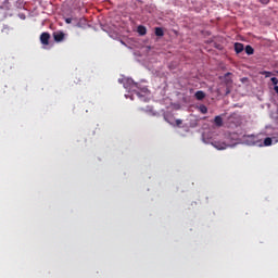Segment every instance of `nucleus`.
<instances>
[{"label":"nucleus","mask_w":278,"mask_h":278,"mask_svg":"<svg viewBox=\"0 0 278 278\" xmlns=\"http://www.w3.org/2000/svg\"><path fill=\"white\" fill-rule=\"evenodd\" d=\"M207 135L202 134V141L204 144H212L217 151H225V149H229L236 147L241 143V137L238 132H225L223 140H212V138H207Z\"/></svg>","instance_id":"f257e3e1"},{"label":"nucleus","mask_w":278,"mask_h":278,"mask_svg":"<svg viewBox=\"0 0 278 278\" xmlns=\"http://www.w3.org/2000/svg\"><path fill=\"white\" fill-rule=\"evenodd\" d=\"M240 144H245L247 147H264L262 139L255 135H243Z\"/></svg>","instance_id":"f03ea898"},{"label":"nucleus","mask_w":278,"mask_h":278,"mask_svg":"<svg viewBox=\"0 0 278 278\" xmlns=\"http://www.w3.org/2000/svg\"><path fill=\"white\" fill-rule=\"evenodd\" d=\"M118 83L123 84V87L126 90H131L132 92L134 90H136V88H138V83L134 81V78H129V77L119 78Z\"/></svg>","instance_id":"7ed1b4c3"},{"label":"nucleus","mask_w":278,"mask_h":278,"mask_svg":"<svg viewBox=\"0 0 278 278\" xmlns=\"http://www.w3.org/2000/svg\"><path fill=\"white\" fill-rule=\"evenodd\" d=\"M132 92H135V94H137L139 99H142L144 94H148L149 88H147V86L144 85H140V83H137V87H135V90H132Z\"/></svg>","instance_id":"20e7f679"},{"label":"nucleus","mask_w":278,"mask_h":278,"mask_svg":"<svg viewBox=\"0 0 278 278\" xmlns=\"http://www.w3.org/2000/svg\"><path fill=\"white\" fill-rule=\"evenodd\" d=\"M102 30L105 31L110 38H113V40H116L118 38V33L110 28V26H102Z\"/></svg>","instance_id":"39448f33"},{"label":"nucleus","mask_w":278,"mask_h":278,"mask_svg":"<svg viewBox=\"0 0 278 278\" xmlns=\"http://www.w3.org/2000/svg\"><path fill=\"white\" fill-rule=\"evenodd\" d=\"M49 40H51V35L49 33H42L40 35V42L43 46L49 45Z\"/></svg>","instance_id":"423d86ee"},{"label":"nucleus","mask_w":278,"mask_h":278,"mask_svg":"<svg viewBox=\"0 0 278 278\" xmlns=\"http://www.w3.org/2000/svg\"><path fill=\"white\" fill-rule=\"evenodd\" d=\"M64 31L59 30L53 33L54 42H62L64 40Z\"/></svg>","instance_id":"0eeeda50"},{"label":"nucleus","mask_w":278,"mask_h":278,"mask_svg":"<svg viewBox=\"0 0 278 278\" xmlns=\"http://www.w3.org/2000/svg\"><path fill=\"white\" fill-rule=\"evenodd\" d=\"M244 51V43L235 42V52L242 53Z\"/></svg>","instance_id":"6e6552de"},{"label":"nucleus","mask_w":278,"mask_h":278,"mask_svg":"<svg viewBox=\"0 0 278 278\" xmlns=\"http://www.w3.org/2000/svg\"><path fill=\"white\" fill-rule=\"evenodd\" d=\"M194 97L198 101H203V99H205V91L199 90L195 92Z\"/></svg>","instance_id":"1a4fd4ad"},{"label":"nucleus","mask_w":278,"mask_h":278,"mask_svg":"<svg viewBox=\"0 0 278 278\" xmlns=\"http://www.w3.org/2000/svg\"><path fill=\"white\" fill-rule=\"evenodd\" d=\"M137 33L139 34V36H147V27L143 25H139L137 27Z\"/></svg>","instance_id":"9d476101"},{"label":"nucleus","mask_w":278,"mask_h":278,"mask_svg":"<svg viewBox=\"0 0 278 278\" xmlns=\"http://www.w3.org/2000/svg\"><path fill=\"white\" fill-rule=\"evenodd\" d=\"M214 123H215L216 127H223V116H220V115L215 116Z\"/></svg>","instance_id":"9b49d317"},{"label":"nucleus","mask_w":278,"mask_h":278,"mask_svg":"<svg viewBox=\"0 0 278 278\" xmlns=\"http://www.w3.org/2000/svg\"><path fill=\"white\" fill-rule=\"evenodd\" d=\"M154 34H155V36H157L159 38H162V37L164 36V28H162V27H155Z\"/></svg>","instance_id":"f8f14e48"},{"label":"nucleus","mask_w":278,"mask_h":278,"mask_svg":"<svg viewBox=\"0 0 278 278\" xmlns=\"http://www.w3.org/2000/svg\"><path fill=\"white\" fill-rule=\"evenodd\" d=\"M243 49H244L247 55H253V53H255V49H253V47L250 45L245 46V48H243Z\"/></svg>","instance_id":"ddd939ff"},{"label":"nucleus","mask_w":278,"mask_h":278,"mask_svg":"<svg viewBox=\"0 0 278 278\" xmlns=\"http://www.w3.org/2000/svg\"><path fill=\"white\" fill-rule=\"evenodd\" d=\"M76 22V27H80V28H84L86 27V18H80L78 22L77 20H74Z\"/></svg>","instance_id":"4468645a"},{"label":"nucleus","mask_w":278,"mask_h":278,"mask_svg":"<svg viewBox=\"0 0 278 278\" xmlns=\"http://www.w3.org/2000/svg\"><path fill=\"white\" fill-rule=\"evenodd\" d=\"M262 142H263V147H270L273 144V138L267 137Z\"/></svg>","instance_id":"2eb2a0df"},{"label":"nucleus","mask_w":278,"mask_h":278,"mask_svg":"<svg viewBox=\"0 0 278 278\" xmlns=\"http://www.w3.org/2000/svg\"><path fill=\"white\" fill-rule=\"evenodd\" d=\"M229 76H231V72H228L224 75V79L226 84H232L233 80L231 78H229Z\"/></svg>","instance_id":"dca6fc26"},{"label":"nucleus","mask_w":278,"mask_h":278,"mask_svg":"<svg viewBox=\"0 0 278 278\" xmlns=\"http://www.w3.org/2000/svg\"><path fill=\"white\" fill-rule=\"evenodd\" d=\"M198 110L201 112V114H207V106L205 104H200Z\"/></svg>","instance_id":"f3484780"},{"label":"nucleus","mask_w":278,"mask_h":278,"mask_svg":"<svg viewBox=\"0 0 278 278\" xmlns=\"http://www.w3.org/2000/svg\"><path fill=\"white\" fill-rule=\"evenodd\" d=\"M3 8H4V10H10V8H12V5L10 4V0L3 1Z\"/></svg>","instance_id":"a211bd4d"},{"label":"nucleus","mask_w":278,"mask_h":278,"mask_svg":"<svg viewBox=\"0 0 278 278\" xmlns=\"http://www.w3.org/2000/svg\"><path fill=\"white\" fill-rule=\"evenodd\" d=\"M213 45H214L215 49H218L219 51H223V46L222 45H219L217 42H214Z\"/></svg>","instance_id":"6ab92c4d"},{"label":"nucleus","mask_w":278,"mask_h":278,"mask_svg":"<svg viewBox=\"0 0 278 278\" xmlns=\"http://www.w3.org/2000/svg\"><path fill=\"white\" fill-rule=\"evenodd\" d=\"M262 5H268L270 3V0H258Z\"/></svg>","instance_id":"aec40b11"},{"label":"nucleus","mask_w":278,"mask_h":278,"mask_svg":"<svg viewBox=\"0 0 278 278\" xmlns=\"http://www.w3.org/2000/svg\"><path fill=\"white\" fill-rule=\"evenodd\" d=\"M18 18H21V21H25V18H27V15H25V13H20Z\"/></svg>","instance_id":"412c9836"},{"label":"nucleus","mask_w":278,"mask_h":278,"mask_svg":"<svg viewBox=\"0 0 278 278\" xmlns=\"http://www.w3.org/2000/svg\"><path fill=\"white\" fill-rule=\"evenodd\" d=\"M270 80H271V83H273L274 86H277V84H278L277 77H271Z\"/></svg>","instance_id":"4be33fe9"},{"label":"nucleus","mask_w":278,"mask_h":278,"mask_svg":"<svg viewBox=\"0 0 278 278\" xmlns=\"http://www.w3.org/2000/svg\"><path fill=\"white\" fill-rule=\"evenodd\" d=\"M65 23H66L67 25H71V23H73V18H72V17H66V18H65Z\"/></svg>","instance_id":"5701e85b"},{"label":"nucleus","mask_w":278,"mask_h":278,"mask_svg":"<svg viewBox=\"0 0 278 278\" xmlns=\"http://www.w3.org/2000/svg\"><path fill=\"white\" fill-rule=\"evenodd\" d=\"M175 123H176V126L179 127V125H181L182 121L181 119H176Z\"/></svg>","instance_id":"b1692460"},{"label":"nucleus","mask_w":278,"mask_h":278,"mask_svg":"<svg viewBox=\"0 0 278 278\" xmlns=\"http://www.w3.org/2000/svg\"><path fill=\"white\" fill-rule=\"evenodd\" d=\"M165 121L169 123V125H173V122L168 119V117H165Z\"/></svg>","instance_id":"393cba45"},{"label":"nucleus","mask_w":278,"mask_h":278,"mask_svg":"<svg viewBox=\"0 0 278 278\" xmlns=\"http://www.w3.org/2000/svg\"><path fill=\"white\" fill-rule=\"evenodd\" d=\"M212 42H214V40H207L206 41L207 45H212Z\"/></svg>","instance_id":"a878e982"},{"label":"nucleus","mask_w":278,"mask_h":278,"mask_svg":"<svg viewBox=\"0 0 278 278\" xmlns=\"http://www.w3.org/2000/svg\"><path fill=\"white\" fill-rule=\"evenodd\" d=\"M191 127H197V124L191 125Z\"/></svg>","instance_id":"bb28decb"},{"label":"nucleus","mask_w":278,"mask_h":278,"mask_svg":"<svg viewBox=\"0 0 278 278\" xmlns=\"http://www.w3.org/2000/svg\"><path fill=\"white\" fill-rule=\"evenodd\" d=\"M122 45H125V41L121 40Z\"/></svg>","instance_id":"cd10ccee"},{"label":"nucleus","mask_w":278,"mask_h":278,"mask_svg":"<svg viewBox=\"0 0 278 278\" xmlns=\"http://www.w3.org/2000/svg\"><path fill=\"white\" fill-rule=\"evenodd\" d=\"M265 74H268V75H270V72H265Z\"/></svg>","instance_id":"c85d7f7f"},{"label":"nucleus","mask_w":278,"mask_h":278,"mask_svg":"<svg viewBox=\"0 0 278 278\" xmlns=\"http://www.w3.org/2000/svg\"><path fill=\"white\" fill-rule=\"evenodd\" d=\"M126 99L129 97L128 94H125Z\"/></svg>","instance_id":"c756f323"},{"label":"nucleus","mask_w":278,"mask_h":278,"mask_svg":"<svg viewBox=\"0 0 278 278\" xmlns=\"http://www.w3.org/2000/svg\"><path fill=\"white\" fill-rule=\"evenodd\" d=\"M275 142H278V139H276Z\"/></svg>","instance_id":"7c9ffc66"}]
</instances>
